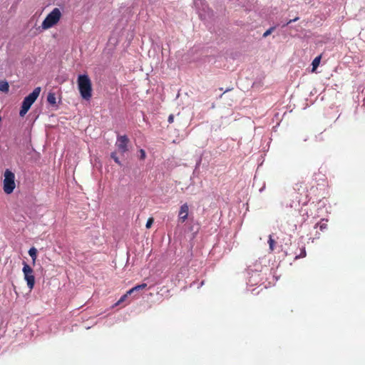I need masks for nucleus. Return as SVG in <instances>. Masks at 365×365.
Here are the masks:
<instances>
[{
    "mask_svg": "<svg viewBox=\"0 0 365 365\" xmlns=\"http://www.w3.org/2000/svg\"><path fill=\"white\" fill-rule=\"evenodd\" d=\"M81 96L85 100H90L92 96V83L88 75H79L77 80Z\"/></svg>",
    "mask_w": 365,
    "mask_h": 365,
    "instance_id": "nucleus-1",
    "label": "nucleus"
},
{
    "mask_svg": "<svg viewBox=\"0 0 365 365\" xmlns=\"http://www.w3.org/2000/svg\"><path fill=\"white\" fill-rule=\"evenodd\" d=\"M62 14L58 8H54L45 18L41 24L43 30H47L56 26L61 19Z\"/></svg>",
    "mask_w": 365,
    "mask_h": 365,
    "instance_id": "nucleus-2",
    "label": "nucleus"
},
{
    "mask_svg": "<svg viewBox=\"0 0 365 365\" xmlns=\"http://www.w3.org/2000/svg\"><path fill=\"white\" fill-rule=\"evenodd\" d=\"M41 92V88L36 87L27 96L22 102V106L19 111V115L24 117L30 109L32 104L36 101Z\"/></svg>",
    "mask_w": 365,
    "mask_h": 365,
    "instance_id": "nucleus-3",
    "label": "nucleus"
},
{
    "mask_svg": "<svg viewBox=\"0 0 365 365\" xmlns=\"http://www.w3.org/2000/svg\"><path fill=\"white\" fill-rule=\"evenodd\" d=\"M15 187V175L10 170L6 169L4 172V191L6 194H11Z\"/></svg>",
    "mask_w": 365,
    "mask_h": 365,
    "instance_id": "nucleus-4",
    "label": "nucleus"
},
{
    "mask_svg": "<svg viewBox=\"0 0 365 365\" xmlns=\"http://www.w3.org/2000/svg\"><path fill=\"white\" fill-rule=\"evenodd\" d=\"M24 274V279L26 281L27 286L31 290L35 284V277L33 274L32 268L26 262H24V267L22 269Z\"/></svg>",
    "mask_w": 365,
    "mask_h": 365,
    "instance_id": "nucleus-5",
    "label": "nucleus"
},
{
    "mask_svg": "<svg viewBox=\"0 0 365 365\" xmlns=\"http://www.w3.org/2000/svg\"><path fill=\"white\" fill-rule=\"evenodd\" d=\"M129 143L130 140L126 135H118L115 145L118 148V152L120 153L121 154H124L125 153L128 151Z\"/></svg>",
    "mask_w": 365,
    "mask_h": 365,
    "instance_id": "nucleus-6",
    "label": "nucleus"
},
{
    "mask_svg": "<svg viewBox=\"0 0 365 365\" xmlns=\"http://www.w3.org/2000/svg\"><path fill=\"white\" fill-rule=\"evenodd\" d=\"M189 212V206L187 203H184L180 207L178 212V221L183 223L187 220Z\"/></svg>",
    "mask_w": 365,
    "mask_h": 365,
    "instance_id": "nucleus-7",
    "label": "nucleus"
},
{
    "mask_svg": "<svg viewBox=\"0 0 365 365\" xmlns=\"http://www.w3.org/2000/svg\"><path fill=\"white\" fill-rule=\"evenodd\" d=\"M146 287H147V284H145V283H143L141 284L136 285L134 287L129 289L128 291V294H133L135 292L143 290V289H145Z\"/></svg>",
    "mask_w": 365,
    "mask_h": 365,
    "instance_id": "nucleus-8",
    "label": "nucleus"
},
{
    "mask_svg": "<svg viewBox=\"0 0 365 365\" xmlns=\"http://www.w3.org/2000/svg\"><path fill=\"white\" fill-rule=\"evenodd\" d=\"M9 90V85L7 81L0 80V91L7 93Z\"/></svg>",
    "mask_w": 365,
    "mask_h": 365,
    "instance_id": "nucleus-9",
    "label": "nucleus"
},
{
    "mask_svg": "<svg viewBox=\"0 0 365 365\" xmlns=\"http://www.w3.org/2000/svg\"><path fill=\"white\" fill-rule=\"evenodd\" d=\"M320 61H321V56H317L312 61V72H315L317 67L319 66V63H320Z\"/></svg>",
    "mask_w": 365,
    "mask_h": 365,
    "instance_id": "nucleus-10",
    "label": "nucleus"
},
{
    "mask_svg": "<svg viewBox=\"0 0 365 365\" xmlns=\"http://www.w3.org/2000/svg\"><path fill=\"white\" fill-rule=\"evenodd\" d=\"M47 101L52 106H56V98L55 93H49L47 96Z\"/></svg>",
    "mask_w": 365,
    "mask_h": 365,
    "instance_id": "nucleus-11",
    "label": "nucleus"
},
{
    "mask_svg": "<svg viewBox=\"0 0 365 365\" xmlns=\"http://www.w3.org/2000/svg\"><path fill=\"white\" fill-rule=\"evenodd\" d=\"M29 255L31 256V257L32 258V259L34 261L36 260V255H37V250L35 247H31L29 250Z\"/></svg>",
    "mask_w": 365,
    "mask_h": 365,
    "instance_id": "nucleus-12",
    "label": "nucleus"
},
{
    "mask_svg": "<svg viewBox=\"0 0 365 365\" xmlns=\"http://www.w3.org/2000/svg\"><path fill=\"white\" fill-rule=\"evenodd\" d=\"M131 294H128V291L126 292V293L125 294H123L120 299L115 304V306H118L120 305L121 303H123V302H125L126 300V299L128 298V297L129 295H130Z\"/></svg>",
    "mask_w": 365,
    "mask_h": 365,
    "instance_id": "nucleus-13",
    "label": "nucleus"
},
{
    "mask_svg": "<svg viewBox=\"0 0 365 365\" xmlns=\"http://www.w3.org/2000/svg\"><path fill=\"white\" fill-rule=\"evenodd\" d=\"M324 220L322 219L321 222L316 225V226H319L321 231H323L324 230L327 228V221L324 222Z\"/></svg>",
    "mask_w": 365,
    "mask_h": 365,
    "instance_id": "nucleus-14",
    "label": "nucleus"
},
{
    "mask_svg": "<svg viewBox=\"0 0 365 365\" xmlns=\"http://www.w3.org/2000/svg\"><path fill=\"white\" fill-rule=\"evenodd\" d=\"M268 243H269V250L271 251H273L274 250V245L275 241L272 239V235L269 236Z\"/></svg>",
    "mask_w": 365,
    "mask_h": 365,
    "instance_id": "nucleus-15",
    "label": "nucleus"
},
{
    "mask_svg": "<svg viewBox=\"0 0 365 365\" xmlns=\"http://www.w3.org/2000/svg\"><path fill=\"white\" fill-rule=\"evenodd\" d=\"M110 157L113 159V160L117 163L119 165H121V163L118 158V157L117 156V154L115 152H113L110 155Z\"/></svg>",
    "mask_w": 365,
    "mask_h": 365,
    "instance_id": "nucleus-16",
    "label": "nucleus"
},
{
    "mask_svg": "<svg viewBox=\"0 0 365 365\" xmlns=\"http://www.w3.org/2000/svg\"><path fill=\"white\" fill-rule=\"evenodd\" d=\"M305 256H306V250H305V247H303L300 250V254L296 255L295 259H299V258H301V257H304Z\"/></svg>",
    "mask_w": 365,
    "mask_h": 365,
    "instance_id": "nucleus-17",
    "label": "nucleus"
},
{
    "mask_svg": "<svg viewBox=\"0 0 365 365\" xmlns=\"http://www.w3.org/2000/svg\"><path fill=\"white\" fill-rule=\"evenodd\" d=\"M275 27H271L269 28L268 30H267L264 34H263V37L264 38H266L269 35H270L273 31L274 30Z\"/></svg>",
    "mask_w": 365,
    "mask_h": 365,
    "instance_id": "nucleus-18",
    "label": "nucleus"
},
{
    "mask_svg": "<svg viewBox=\"0 0 365 365\" xmlns=\"http://www.w3.org/2000/svg\"><path fill=\"white\" fill-rule=\"evenodd\" d=\"M153 222H154V219L153 217H150L146 222V225H145L146 228H148V229L150 228L151 226L153 225Z\"/></svg>",
    "mask_w": 365,
    "mask_h": 365,
    "instance_id": "nucleus-19",
    "label": "nucleus"
},
{
    "mask_svg": "<svg viewBox=\"0 0 365 365\" xmlns=\"http://www.w3.org/2000/svg\"><path fill=\"white\" fill-rule=\"evenodd\" d=\"M140 158L141 160H144L146 157V154H145V152L143 149H140Z\"/></svg>",
    "mask_w": 365,
    "mask_h": 365,
    "instance_id": "nucleus-20",
    "label": "nucleus"
},
{
    "mask_svg": "<svg viewBox=\"0 0 365 365\" xmlns=\"http://www.w3.org/2000/svg\"><path fill=\"white\" fill-rule=\"evenodd\" d=\"M299 19V17H296L294 18V19H291L289 20V21H287L285 24L283 25V27L285 26H287L288 24L292 23V22H295L297 21V20Z\"/></svg>",
    "mask_w": 365,
    "mask_h": 365,
    "instance_id": "nucleus-21",
    "label": "nucleus"
},
{
    "mask_svg": "<svg viewBox=\"0 0 365 365\" xmlns=\"http://www.w3.org/2000/svg\"><path fill=\"white\" fill-rule=\"evenodd\" d=\"M169 123H173V121H174V115L173 114H170L169 116H168V119Z\"/></svg>",
    "mask_w": 365,
    "mask_h": 365,
    "instance_id": "nucleus-22",
    "label": "nucleus"
}]
</instances>
